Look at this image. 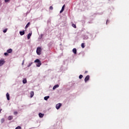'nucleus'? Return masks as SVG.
<instances>
[{"label":"nucleus","instance_id":"2","mask_svg":"<svg viewBox=\"0 0 129 129\" xmlns=\"http://www.w3.org/2000/svg\"><path fill=\"white\" fill-rule=\"evenodd\" d=\"M61 106L62 104L61 103H59L56 105L55 108H56V109H60V107H61Z\"/></svg>","mask_w":129,"mask_h":129},{"label":"nucleus","instance_id":"29","mask_svg":"<svg viewBox=\"0 0 129 129\" xmlns=\"http://www.w3.org/2000/svg\"><path fill=\"white\" fill-rule=\"evenodd\" d=\"M61 9L65 10V5H63V6L62 7Z\"/></svg>","mask_w":129,"mask_h":129},{"label":"nucleus","instance_id":"31","mask_svg":"<svg viewBox=\"0 0 129 129\" xmlns=\"http://www.w3.org/2000/svg\"><path fill=\"white\" fill-rule=\"evenodd\" d=\"M49 10H51V11L53 10V7H52V6H50V7H49Z\"/></svg>","mask_w":129,"mask_h":129},{"label":"nucleus","instance_id":"19","mask_svg":"<svg viewBox=\"0 0 129 129\" xmlns=\"http://www.w3.org/2000/svg\"><path fill=\"white\" fill-rule=\"evenodd\" d=\"M85 44H84V43H82V44H81V47L82 48H85Z\"/></svg>","mask_w":129,"mask_h":129},{"label":"nucleus","instance_id":"4","mask_svg":"<svg viewBox=\"0 0 129 129\" xmlns=\"http://www.w3.org/2000/svg\"><path fill=\"white\" fill-rule=\"evenodd\" d=\"M7 53L11 54V53H13V49L12 48H10L7 50Z\"/></svg>","mask_w":129,"mask_h":129},{"label":"nucleus","instance_id":"9","mask_svg":"<svg viewBox=\"0 0 129 129\" xmlns=\"http://www.w3.org/2000/svg\"><path fill=\"white\" fill-rule=\"evenodd\" d=\"M41 65H42V63L41 62V61L36 64L37 67H40Z\"/></svg>","mask_w":129,"mask_h":129},{"label":"nucleus","instance_id":"7","mask_svg":"<svg viewBox=\"0 0 129 129\" xmlns=\"http://www.w3.org/2000/svg\"><path fill=\"white\" fill-rule=\"evenodd\" d=\"M58 87H59V85L56 84L53 86V87L52 88V89L53 90H55V89H56V88H58Z\"/></svg>","mask_w":129,"mask_h":129},{"label":"nucleus","instance_id":"6","mask_svg":"<svg viewBox=\"0 0 129 129\" xmlns=\"http://www.w3.org/2000/svg\"><path fill=\"white\" fill-rule=\"evenodd\" d=\"M19 33H20V36H24V35H25V31L23 30L22 31H20Z\"/></svg>","mask_w":129,"mask_h":129},{"label":"nucleus","instance_id":"27","mask_svg":"<svg viewBox=\"0 0 129 129\" xmlns=\"http://www.w3.org/2000/svg\"><path fill=\"white\" fill-rule=\"evenodd\" d=\"M8 31V29H5L4 30H3L4 33H7V31Z\"/></svg>","mask_w":129,"mask_h":129},{"label":"nucleus","instance_id":"13","mask_svg":"<svg viewBox=\"0 0 129 129\" xmlns=\"http://www.w3.org/2000/svg\"><path fill=\"white\" fill-rule=\"evenodd\" d=\"M30 24L31 23L30 22H28L25 26V29H28V28H29V26H30Z\"/></svg>","mask_w":129,"mask_h":129},{"label":"nucleus","instance_id":"14","mask_svg":"<svg viewBox=\"0 0 129 129\" xmlns=\"http://www.w3.org/2000/svg\"><path fill=\"white\" fill-rule=\"evenodd\" d=\"M49 98H50V96H45L44 98V100H48V99H49Z\"/></svg>","mask_w":129,"mask_h":129},{"label":"nucleus","instance_id":"21","mask_svg":"<svg viewBox=\"0 0 129 129\" xmlns=\"http://www.w3.org/2000/svg\"><path fill=\"white\" fill-rule=\"evenodd\" d=\"M72 27H73L75 29H76V25L75 24H72Z\"/></svg>","mask_w":129,"mask_h":129},{"label":"nucleus","instance_id":"17","mask_svg":"<svg viewBox=\"0 0 129 129\" xmlns=\"http://www.w3.org/2000/svg\"><path fill=\"white\" fill-rule=\"evenodd\" d=\"M41 60H40V59H36L35 61L34 62L35 63H39Z\"/></svg>","mask_w":129,"mask_h":129},{"label":"nucleus","instance_id":"11","mask_svg":"<svg viewBox=\"0 0 129 129\" xmlns=\"http://www.w3.org/2000/svg\"><path fill=\"white\" fill-rule=\"evenodd\" d=\"M6 96H7V100H10V94H9V93H7L6 94Z\"/></svg>","mask_w":129,"mask_h":129},{"label":"nucleus","instance_id":"26","mask_svg":"<svg viewBox=\"0 0 129 129\" xmlns=\"http://www.w3.org/2000/svg\"><path fill=\"white\" fill-rule=\"evenodd\" d=\"M63 12H64V9H62L60 11V14H62V13H63Z\"/></svg>","mask_w":129,"mask_h":129},{"label":"nucleus","instance_id":"5","mask_svg":"<svg viewBox=\"0 0 129 129\" xmlns=\"http://www.w3.org/2000/svg\"><path fill=\"white\" fill-rule=\"evenodd\" d=\"M5 61L3 60H0V66H3L4 64H5Z\"/></svg>","mask_w":129,"mask_h":129},{"label":"nucleus","instance_id":"23","mask_svg":"<svg viewBox=\"0 0 129 129\" xmlns=\"http://www.w3.org/2000/svg\"><path fill=\"white\" fill-rule=\"evenodd\" d=\"M87 39H88V36H86L83 38L84 40H87Z\"/></svg>","mask_w":129,"mask_h":129},{"label":"nucleus","instance_id":"1","mask_svg":"<svg viewBox=\"0 0 129 129\" xmlns=\"http://www.w3.org/2000/svg\"><path fill=\"white\" fill-rule=\"evenodd\" d=\"M41 47H37L36 49V53L37 55H41Z\"/></svg>","mask_w":129,"mask_h":129},{"label":"nucleus","instance_id":"16","mask_svg":"<svg viewBox=\"0 0 129 129\" xmlns=\"http://www.w3.org/2000/svg\"><path fill=\"white\" fill-rule=\"evenodd\" d=\"M13 116H9L8 117V120H12V119H13Z\"/></svg>","mask_w":129,"mask_h":129},{"label":"nucleus","instance_id":"33","mask_svg":"<svg viewBox=\"0 0 129 129\" xmlns=\"http://www.w3.org/2000/svg\"><path fill=\"white\" fill-rule=\"evenodd\" d=\"M24 62H25V60H23V62H22V65H24Z\"/></svg>","mask_w":129,"mask_h":129},{"label":"nucleus","instance_id":"34","mask_svg":"<svg viewBox=\"0 0 129 129\" xmlns=\"http://www.w3.org/2000/svg\"><path fill=\"white\" fill-rule=\"evenodd\" d=\"M107 23H108V20H106V25H107Z\"/></svg>","mask_w":129,"mask_h":129},{"label":"nucleus","instance_id":"18","mask_svg":"<svg viewBox=\"0 0 129 129\" xmlns=\"http://www.w3.org/2000/svg\"><path fill=\"white\" fill-rule=\"evenodd\" d=\"M33 96H34V92L31 91L30 92V97H33Z\"/></svg>","mask_w":129,"mask_h":129},{"label":"nucleus","instance_id":"28","mask_svg":"<svg viewBox=\"0 0 129 129\" xmlns=\"http://www.w3.org/2000/svg\"><path fill=\"white\" fill-rule=\"evenodd\" d=\"M4 121H5V119L4 118L1 119V123H3Z\"/></svg>","mask_w":129,"mask_h":129},{"label":"nucleus","instance_id":"32","mask_svg":"<svg viewBox=\"0 0 129 129\" xmlns=\"http://www.w3.org/2000/svg\"><path fill=\"white\" fill-rule=\"evenodd\" d=\"M10 2V0H5V3H9Z\"/></svg>","mask_w":129,"mask_h":129},{"label":"nucleus","instance_id":"12","mask_svg":"<svg viewBox=\"0 0 129 129\" xmlns=\"http://www.w3.org/2000/svg\"><path fill=\"white\" fill-rule=\"evenodd\" d=\"M31 36H32V33H29L27 35V39L29 40L31 38Z\"/></svg>","mask_w":129,"mask_h":129},{"label":"nucleus","instance_id":"8","mask_svg":"<svg viewBox=\"0 0 129 129\" xmlns=\"http://www.w3.org/2000/svg\"><path fill=\"white\" fill-rule=\"evenodd\" d=\"M73 52L74 53V54H77V49H76V48H73Z\"/></svg>","mask_w":129,"mask_h":129},{"label":"nucleus","instance_id":"37","mask_svg":"<svg viewBox=\"0 0 129 129\" xmlns=\"http://www.w3.org/2000/svg\"><path fill=\"white\" fill-rule=\"evenodd\" d=\"M2 6V4L0 3V7Z\"/></svg>","mask_w":129,"mask_h":129},{"label":"nucleus","instance_id":"36","mask_svg":"<svg viewBox=\"0 0 129 129\" xmlns=\"http://www.w3.org/2000/svg\"><path fill=\"white\" fill-rule=\"evenodd\" d=\"M87 72H88L85 71V73H87Z\"/></svg>","mask_w":129,"mask_h":129},{"label":"nucleus","instance_id":"38","mask_svg":"<svg viewBox=\"0 0 129 129\" xmlns=\"http://www.w3.org/2000/svg\"><path fill=\"white\" fill-rule=\"evenodd\" d=\"M87 34H89V32H87Z\"/></svg>","mask_w":129,"mask_h":129},{"label":"nucleus","instance_id":"35","mask_svg":"<svg viewBox=\"0 0 129 129\" xmlns=\"http://www.w3.org/2000/svg\"><path fill=\"white\" fill-rule=\"evenodd\" d=\"M2 109H0V113L2 112Z\"/></svg>","mask_w":129,"mask_h":129},{"label":"nucleus","instance_id":"24","mask_svg":"<svg viewBox=\"0 0 129 129\" xmlns=\"http://www.w3.org/2000/svg\"><path fill=\"white\" fill-rule=\"evenodd\" d=\"M15 129H22V127L20 126H18L16 127Z\"/></svg>","mask_w":129,"mask_h":129},{"label":"nucleus","instance_id":"22","mask_svg":"<svg viewBox=\"0 0 129 129\" xmlns=\"http://www.w3.org/2000/svg\"><path fill=\"white\" fill-rule=\"evenodd\" d=\"M83 77V76L82 75H80V76H79V79H82V78Z\"/></svg>","mask_w":129,"mask_h":129},{"label":"nucleus","instance_id":"25","mask_svg":"<svg viewBox=\"0 0 129 129\" xmlns=\"http://www.w3.org/2000/svg\"><path fill=\"white\" fill-rule=\"evenodd\" d=\"M5 56H9V53L8 52H5L4 53Z\"/></svg>","mask_w":129,"mask_h":129},{"label":"nucleus","instance_id":"3","mask_svg":"<svg viewBox=\"0 0 129 129\" xmlns=\"http://www.w3.org/2000/svg\"><path fill=\"white\" fill-rule=\"evenodd\" d=\"M90 76L89 75H87L85 78V82L86 83L88 80H89Z\"/></svg>","mask_w":129,"mask_h":129},{"label":"nucleus","instance_id":"30","mask_svg":"<svg viewBox=\"0 0 129 129\" xmlns=\"http://www.w3.org/2000/svg\"><path fill=\"white\" fill-rule=\"evenodd\" d=\"M14 114H15V115H17V114H18V112L15 111V112H14Z\"/></svg>","mask_w":129,"mask_h":129},{"label":"nucleus","instance_id":"20","mask_svg":"<svg viewBox=\"0 0 129 129\" xmlns=\"http://www.w3.org/2000/svg\"><path fill=\"white\" fill-rule=\"evenodd\" d=\"M32 64H33V62H30L28 66L27 67H31L32 66Z\"/></svg>","mask_w":129,"mask_h":129},{"label":"nucleus","instance_id":"39","mask_svg":"<svg viewBox=\"0 0 129 129\" xmlns=\"http://www.w3.org/2000/svg\"><path fill=\"white\" fill-rule=\"evenodd\" d=\"M42 36H43V35L41 34V37H42Z\"/></svg>","mask_w":129,"mask_h":129},{"label":"nucleus","instance_id":"15","mask_svg":"<svg viewBox=\"0 0 129 129\" xmlns=\"http://www.w3.org/2000/svg\"><path fill=\"white\" fill-rule=\"evenodd\" d=\"M23 84H26V83H27V79H23Z\"/></svg>","mask_w":129,"mask_h":129},{"label":"nucleus","instance_id":"10","mask_svg":"<svg viewBox=\"0 0 129 129\" xmlns=\"http://www.w3.org/2000/svg\"><path fill=\"white\" fill-rule=\"evenodd\" d=\"M39 117L42 118V117H43L44 116V113H39Z\"/></svg>","mask_w":129,"mask_h":129}]
</instances>
